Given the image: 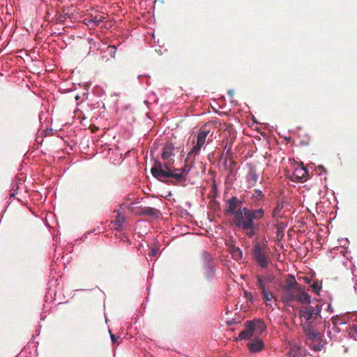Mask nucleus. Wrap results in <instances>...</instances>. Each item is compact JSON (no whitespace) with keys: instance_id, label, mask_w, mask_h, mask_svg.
Segmentation results:
<instances>
[{"instance_id":"1","label":"nucleus","mask_w":357,"mask_h":357,"mask_svg":"<svg viewBox=\"0 0 357 357\" xmlns=\"http://www.w3.org/2000/svg\"><path fill=\"white\" fill-rule=\"evenodd\" d=\"M175 147L172 142H166L162 149L161 157L163 163L155 160L151 169L152 175L158 180L163 181L162 178H172L176 180L172 183H177L185 181V177L191 169L188 164V158L185 159L184 167L180 169H172L174 163ZM188 158H189L188 156Z\"/></svg>"},{"instance_id":"2","label":"nucleus","mask_w":357,"mask_h":357,"mask_svg":"<svg viewBox=\"0 0 357 357\" xmlns=\"http://www.w3.org/2000/svg\"><path fill=\"white\" fill-rule=\"evenodd\" d=\"M280 287V300L284 305L290 306L294 302L302 305L310 304L311 296L305 287L298 283L294 275L288 274Z\"/></svg>"},{"instance_id":"3","label":"nucleus","mask_w":357,"mask_h":357,"mask_svg":"<svg viewBox=\"0 0 357 357\" xmlns=\"http://www.w3.org/2000/svg\"><path fill=\"white\" fill-rule=\"evenodd\" d=\"M264 210L262 208L258 209L243 208L235 217H233L234 225L239 229L245 231L248 238H252L259 231V225L255 220H259L264 218Z\"/></svg>"},{"instance_id":"4","label":"nucleus","mask_w":357,"mask_h":357,"mask_svg":"<svg viewBox=\"0 0 357 357\" xmlns=\"http://www.w3.org/2000/svg\"><path fill=\"white\" fill-rule=\"evenodd\" d=\"M298 311V317L301 319V326L303 330L314 326V321L321 317V307L319 305L314 306L306 305Z\"/></svg>"},{"instance_id":"5","label":"nucleus","mask_w":357,"mask_h":357,"mask_svg":"<svg viewBox=\"0 0 357 357\" xmlns=\"http://www.w3.org/2000/svg\"><path fill=\"white\" fill-rule=\"evenodd\" d=\"M252 257L257 265L262 269H266L271 261L269 251L266 243H255L252 252Z\"/></svg>"},{"instance_id":"6","label":"nucleus","mask_w":357,"mask_h":357,"mask_svg":"<svg viewBox=\"0 0 357 357\" xmlns=\"http://www.w3.org/2000/svg\"><path fill=\"white\" fill-rule=\"evenodd\" d=\"M307 340V344L314 351H321L324 344L323 335L315 328V326L303 330Z\"/></svg>"},{"instance_id":"7","label":"nucleus","mask_w":357,"mask_h":357,"mask_svg":"<svg viewBox=\"0 0 357 357\" xmlns=\"http://www.w3.org/2000/svg\"><path fill=\"white\" fill-rule=\"evenodd\" d=\"M257 286L261 291L262 299L264 301L265 305L271 310L273 307L271 303V301L277 303L278 299L273 295V293L269 290V287L267 284H264L261 278H258V282H256Z\"/></svg>"},{"instance_id":"8","label":"nucleus","mask_w":357,"mask_h":357,"mask_svg":"<svg viewBox=\"0 0 357 357\" xmlns=\"http://www.w3.org/2000/svg\"><path fill=\"white\" fill-rule=\"evenodd\" d=\"M243 202L237 197L232 196L226 201L224 213L235 217L239 211H243Z\"/></svg>"},{"instance_id":"9","label":"nucleus","mask_w":357,"mask_h":357,"mask_svg":"<svg viewBox=\"0 0 357 357\" xmlns=\"http://www.w3.org/2000/svg\"><path fill=\"white\" fill-rule=\"evenodd\" d=\"M210 131L206 128H202L197 134L196 144L191 149L188 153V156L190 157L191 155H199L202 147L206 142V137Z\"/></svg>"},{"instance_id":"10","label":"nucleus","mask_w":357,"mask_h":357,"mask_svg":"<svg viewBox=\"0 0 357 357\" xmlns=\"http://www.w3.org/2000/svg\"><path fill=\"white\" fill-rule=\"evenodd\" d=\"M204 260V274L206 278H211L214 275V264L213 263V257L209 253L204 252L202 254Z\"/></svg>"},{"instance_id":"11","label":"nucleus","mask_w":357,"mask_h":357,"mask_svg":"<svg viewBox=\"0 0 357 357\" xmlns=\"http://www.w3.org/2000/svg\"><path fill=\"white\" fill-rule=\"evenodd\" d=\"M259 176L257 173L255 168L250 166L249 171L246 175V182L248 188H251L256 185Z\"/></svg>"},{"instance_id":"12","label":"nucleus","mask_w":357,"mask_h":357,"mask_svg":"<svg viewBox=\"0 0 357 357\" xmlns=\"http://www.w3.org/2000/svg\"><path fill=\"white\" fill-rule=\"evenodd\" d=\"M247 347L250 352L257 353L264 349V343L259 338H255L250 340V342L247 344Z\"/></svg>"},{"instance_id":"13","label":"nucleus","mask_w":357,"mask_h":357,"mask_svg":"<svg viewBox=\"0 0 357 357\" xmlns=\"http://www.w3.org/2000/svg\"><path fill=\"white\" fill-rule=\"evenodd\" d=\"M248 321L254 333L256 332L258 334H261L266 329L265 322L261 319H256Z\"/></svg>"},{"instance_id":"14","label":"nucleus","mask_w":357,"mask_h":357,"mask_svg":"<svg viewBox=\"0 0 357 357\" xmlns=\"http://www.w3.org/2000/svg\"><path fill=\"white\" fill-rule=\"evenodd\" d=\"M308 170L303 166L296 169L294 176L300 182L305 181L307 178Z\"/></svg>"},{"instance_id":"15","label":"nucleus","mask_w":357,"mask_h":357,"mask_svg":"<svg viewBox=\"0 0 357 357\" xmlns=\"http://www.w3.org/2000/svg\"><path fill=\"white\" fill-rule=\"evenodd\" d=\"M254 334L252 328L247 321L245 323V328L238 335V340H248L250 339Z\"/></svg>"},{"instance_id":"16","label":"nucleus","mask_w":357,"mask_h":357,"mask_svg":"<svg viewBox=\"0 0 357 357\" xmlns=\"http://www.w3.org/2000/svg\"><path fill=\"white\" fill-rule=\"evenodd\" d=\"M229 250L230 254L232 256V258L234 260L238 261L243 259V252L238 247H236L234 245H231Z\"/></svg>"},{"instance_id":"17","label":"nucleus","mask_w":357,"mask_h":357,"mask_svg":"<svg viewBox=\"0 0 357 357\" xmlns=\"http://www.w3.org/2000/svg\"><path fill=\"white\" fill-rule=\"evenodd\" d=\"M158 213V211L153 208L147 206L143 208H141L139 211H136L135 213L139 215H149L153 216L155 215Z\"/></svg>"},{"instance_id":"18","label":"nucleus","mask_w":357,"mask_h":357,"mask_svg":"<svg viewBox=\"0 0 357 357\" xmlns=\"http://www.w3.org/2000/svg\"><path fill=\"white\" fill-rule=\"evenodd\" d=\"M104 19L105 17L100 15H95L94 16L91 15L90 18L88 19V23L86 24L88 26H98L103 22Z\"/></svg>"},{"instance_id":"19","label":"nucleus","mask_w":357,"mask_h":357,"mask_svg":"<svg viewBox=\"0 0 357 357\" xmlns=\"http://www.w3.org/2000/svg\"><path fill=\"white\" fill-rule=\"evenodd\" d=\"M125 222V217L121 214H118L116 220L114 221V227L115 229L118 231H121L123 229V225Z\"/></svg>"},{"instance_id":"20","label":"nucleus","mask_w":357,"mask_h":357,"mask_svg":"<svg viewBox=\"0 0 357 357\" xmlns=\"http://www.w3.org/2000/svg\"><path fill=\"white\" fill-rule=\"evenodd\" d=\"M258 278H261L264 284H267L266 282H272L275 280V276L273 275H257V282H258Z\"/></svg>"},{"instance_id":"21","label":"nucleus","mask_w":357,"mask_h":357,"mask_svg":"<svg viewBox=\"0 0 357 357\" xmlns=\"http://www.w3.org/2000/svg\"><path fill=\"white\" fill-rule=\"evenodd\" d=\"M311 287L314 292L319 294L322 287V282L319 280H314L311 284Z\"/></svg>"},{"instance_id":"22","label":"nucleus","mask_w":357,"mask_h":357,"mask_svg":"<svg viewBox=\"0 0 357 357\" xmlns=\"http://www.w3.org/2000/svg\"><path fill=\"white\" fill-rule=\"evenodd\" d=\"M283 207V202H278L277 206L273 209V216L277 217Z\"/></svg>"},{"instance_id":"23","label":"nucleus","mask_w":357,"mask_h":357,"mask_svg":"<svg viewBox=\"0 0 357 357\" xmlns=\"http://www.w3.org/2000/svg\"><path fill=\"white\" fill-rule=\"evenodd\" d=\"M253 197L256 200H261L264 197V194L260 190H255Z\"/></svg>"},{"instance_id":"24","label":"nucleus","mask_w":357,"mask_h":357,"mask_svg":"<svg viewBox=\"0 0 357 357\" xmlns=\"http://www.w3.org/2000/svg\"><path fill=\"white\" fill-rule=\"evenodd\" d=\"M68 17V16L67 14H66V15H61V14L57 15V20L59 22H62V23L64 22Z\"/></svg>"},{"instance_id":"25","label":"nucleus","mask_w":357,"mask_h":357,"mask_svg":"<svg viewBox=\"0 0 357 357\" xmlns=\"http://www.w3.org/2000/svg\"><path fill=\"white\" fill-rule=\"evenodd\" d=\"M108 49H111L112 51L111 52V56L114 58L115 57V54H116V47L115 45H109L107 47Z\"/></svg>"},{"instance_id":"26","label":"nucleus","mask_w":357,"mask_h":357,"mask_svg":"<svg viewBox=\"0 0 357 357\" xmlns=\"http://www.w3.org/2000/svg\"><path fill=\"white\" fill-rule=\"evenodd\" d=\"M158 255V248H152L151 252L149 253L150 256L155 257Z\"/></svg>"},{"instance_id":"27","label":"nucleus","mask_w":357,"mask_h":357,"mask_svg":"<svg viewBox=\"0 0 357 357\" xmlns=\"http://www.w3.org/2000/svg\"><path fill=\"white\" fill-rule=\"evenodd\" d=\"M245 296L248 299L252 301V295L251 292H245Z\"/></svg>"},{"instance_id":"28","label":"nucleus","mask_w":357,"mask_h":357,"mask_svg":"<svg viewBox=\"0 0 357 357\" xmlns=\"http://www.w3.org/2000/svg\"><path fill=\"white\" fill-rule=\"evenodd\" d=\"M110 337H111V340L112 341V343L114 344L115 342L117 340V337H116L115 335L112 334V333H110Z\"/></svg>"},{"instance_id":"29","label":"nucleus","mask_w":357,"mask_h":357,"mask_svg":"<svg viewBox=\"0 0 357 357\" xmlns=\"http://www.w3.org/2000/svg\"><path fill=\"white\" fill-rule=\"evenodd\" d=\"M303 280H304V281L305 282V283H307V284H310V281H311V280H310L309 278H307V277H305V278H303Z\"/></svg>"},{"instance_id":"30","label":"nucleus","mask_w":357,"mask_h":357,"mask_svg":"<svg viewBox=\"0 0 357 357\" xmlns=\"http://www.w3.org/2000/svg\"><path fill=\"white\" fill-rule=\"evenodd\" d=\"M129 210L131 211L132 212H134L133 207L132 206L129 207Z\"/></svg>"}]
</instances>
